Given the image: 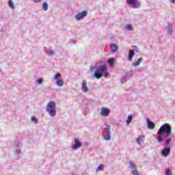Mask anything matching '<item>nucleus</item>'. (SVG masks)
<instances>
[{
	"label": "nucleus",
	"mask_w": 175,
	"mask_h": 175,
	"mask_svg": "<svg viewBox=\"0 0 175 175\" xmlns=\"http://www.w3.org/2000/svg\"><path fill=\"white\" fill-rule=\"evenodd\" d=\"M110 49L112 53H117L118 51V46L116 44H112L110 46Z\"/></svg>",
	"instance_id": "nucleus-14"
},
{
	"label": "nucleus",
	"mask_w": 175,
	"mask_h": 175,
	"mask_svg": "<svg viewBox=\"0 0 175 175\" xmlns=\"http://www.w3.org/2000/svg\"><path fill=\"white\" fill-rule=\"evenodd\" d=\"M46 111L49 113L51 117H55V116L57 114V109L55 108V103L54 101L48 103Z\"/></svg>",
	"instance_id": "nucleus-3"
},
{
	"label": "nucleus",
	"mask_w": 175,
	"mask_h": 175,
	"mask_svg": "<svg viewBox=\"0 0 175 175\" xmlns=\"http://www.w3.org/2000/svg\"><path fill=\"white\" fill-rule=\"evenodd\" d=\"M159 137H157L159 143H161L163 142V138H162V135H165L166 133L167 137H169L170 135H172V126L170 124L165 123L163 124L158 131Z\"/></svg>",
	"instance_id": "nucleus-1"
},
{
	"label": "nucleus",
	"mask_w": 175,
	"mask_h": 175,
	"mask_svg": "<svg viewBox=\"0 0 175 175\" xmlns=\"http://www.w3.org/2000/svg\"><path fill=\"white\" fill-rule=\"evenodd\" d=\"M170 154V148L165 147L161 150L163 157H167Z\"/></svg>",
	"instance_id": "nucleus-9"
},
{
	"label": "nucleus",
	"mask_w": 175,
	"mask_h": 175,
	"mask_svg": "<svg viewBox=\"0 0 175 175\" xmlns=\"http://www.w3.org/2000/svg\"><path fill=\"white\" fill-rule=\"evenodd\" d=\"M170 142H172V138H168L167 140H165V144L167 146L170 144Z\"/></svg>",
	"instance_id": "nucleus-32"
},
{
	"label": "nucleus",
	"mask_w": 175,
	"mask_h": 175,
	"mask_svg": "<svg viewBox=\"0 0 175 175\" xmlns=\"http://www.w3.org/2000/svg\"><path fill=\"white\" fill-rule=\"evenodd\" d=\"M121 83H126V77H123L121 79Z\"/></svg>",
	"instance_id": "nucleus-31"
},
{
	"label": "nucleus",
	"mask_w": 175,
	"mask_h": 175,
	"mask_svg": "<svg viewBox=\"0 0 175 175\" xmlns=\"http://www.w3.org/2000/svg\"><path fill=\"white\" fill-rule=\"evenodd\" d=\"M31 120L33 122H35V124H38V119H36V118H35V116H32Z\"/></svg>",
	"instance_id": "nucleus-27"
},
{
	"label": "nucleus",
	"mask_w": 175,
	"mask_h": 175,
	"mask_svg": "<svg viewBox=\"0 0 175 175\" xmlns=\"http://www.w3.org/2000/svg\"><path fill=\"white\" fill-rule=\"evenodd\" d=\"M143 61V57H139L135 63H133V66H139L140 64H142V62Z\"/></svg>",
	"instance_id": "nucleus-16"
},
{
	"label": "nucleus",
	"mask_w": 175,
	"mask_h": 175,
	"mask_svg": "<svg viewBox=\"0 0 175 175\" xmlns=\"http://www.w3.org/2000/svg\"><path fill=\"white\" fill-rule=\"evenodd\" d=\"M37 83L38 85L42 84L43 83V79L42 78H40L38 79Z\"/></svg>",
	"instance_id": "nucleus-29"
},
{
	"label": "nucleus",
	"mask_w": 175,
	"mask_h": 175,
	"mask_svg": "<svg viewBox=\"0 0 175 175\" xmlns=\"http://www.w3.org/2000/svg\"><path fill=\"white\" fill-rule=\"evenodd\" d=\"M107 76H109V72H104V77H107Z\"/></svg>",
	"instance_id": "nucleus-36"
},
{
	"label": "nucleus",
	"mask_w": 175,
	"mask_h": 175,
	"mask_svg": "<svg viewBox=\"0 0 175 175\" xmlns=\"http://www.w3.org/2000/svg\"><path fill=\"white\" fill-rule=\"evenodd\" d=\"M172 3H175V0H170Z\"/></svg>",
	"instance_id": "nucleus-37"
},
{
	"label": "nucleus",
	"mask_w": 175,
	"mask_h": 175,
	"mask_svg": "<svg viewBox=\"0 0 175 175\" xmlns=\"http://www.w3.org/2000/svg\"><path fill=\"white\" fill-rule=\"evenodd\" d=\"M132 48L134 49V51H136V53H139V49L137 46H133Z\"/></svg>",
	"instance_id": "nucleus-30"
},
{
	"label": "nucleus",
	"mask_w": 175,
	"mask_h": 175,
	"mask_svg": "<svg viewBox=\"0 0 175 175\" xmlns=\"http://www.w3.org/2000/svg\"><path fill=\"white\" fill-rule=\"evenodd\" d=\"M59 77H61V74L56 73L54 76V80H59Z\"/></svg>",
	"instance_id": "nucleus-26"
},
{
	"label": "nucleus",
	"mask_w": 175,
	"mask_h": 175,
	"mask_svg": "<svg viewBox=\"0 0 175 175\" xmlns=\"http://www.w3.org/2000/svg\"><path fill=\"white\" fill-rule=\"evenodd\" d=\"M132 120H133V118H132L131 115H129L127 117V119L126 120V122L127 125H129V124H131L132 122Z\"/></svg>",
	"instance_id": "nucleus-20"
},
{
	"label": "nucleus",
	"mask_w": 175,
	"mask_h": 175,
	"mask_svg": "<svg viewBox=\"0 0 175 175\" xmlns=\"http://www.w3.org/2000/svg\"><path fill=\"white\" fill-rule=\"evenodd\" d=\"M102 128L103 131H105V132H107V131H110V126L107 124H104V126Z\"/></svg>",
	"instance_id": "nucleus-21"
},
{
	"label": "nucleus",
	"mask_w": 175,
	"mask_h": 175,
	"mask_svg": "<svg viewBox=\"0 0 175 175\" xmlns=\"http://www.w3.org/2000/svg\"><path fill=\"white\" fill-rule=\"evenodd\" d=\"M83 144L80 142V139H75V144L72 146V149L74 150H77L78 148H80Z\"/></svg>",
	"instance_id": "nucleus-7"
},
{
	"label": "nucleus",
	"mask_w": 175,
	"mask_h": 175,
	"mask_svg": "<svg viewBox=\"0 0 175 175\" xmlns=\"http://www.w3.org/2000/svg\"><path fill=\"white\" fill-rule=\"evenodd\" d=\"M100 114L103 117H107V116H109V114H110V109L109 108L102 107Z\"/></svg>",
	"instance_id": "nucleus-8"
},
{
	"label": "nucleus",
	"mask_w": 175,
	"mask_h": 175,
	"mask_svg": "<svg viewBox=\"0 0 175 175\" xmlns=\"http://www.w3.org/2000/svg\"><path fill=\"white\" fill-rule=\"evenodd\" d=\"M49 55H54V51H49Z\"/></svg>",
	"instance_id": "nucleus-33"
},
{
	"label": "nucleus",
	"mask_w": 175,
	"mask_h": 175,
	"mask_svg": "<svg viewBox=\"0 0 175 175\" xmlns=\"http://www.w3.org/2000/svg\"><path fill=\"white\" fill-rule=\"evenodd\" d=\"M126 29H128V31H133V27H132V25H126Z\"/></svg>",
	"instance_id": "nucleus-23"
},
{
	"label": "nucleus",
	"mask_w": 175,
	"mask_h": 175,
	"mask_svg": "<svg viewBox=\"0 0 175 175\" xmlns=\"http://www.w3.org/2000/svg\"><path fill=\"white\" fill-rule=\"evenodd\" d=\"M72 175H75V174H72Z\"/></svg>",
	"instance_id": "nucleus-38"
},
{
	"label": "nucleus",
	"mask_w": 175,
	"mask_h": 175,
	"mask_svg": "<svg viewBox=\"0 0 175 175\" xmlns=\"http://www.w3.org/2000/svg\"><path fill=\"white\" fill-rule=\"evenodd\" d=\"M135 55V50L131 49L129 53V61H132L133 59V56Z\"/></svg>",
	"instance_id": "nucleus-13"
},
{
	"label": "nucleus",
	"mask_w": 175,
	"mask_h": 175,
	"mask_svg": "<svg viewBox=\"0 0 175 175\" xmlns=\"http://www.w3.org/2000/svg\"><path fill=\"white\" fill-rule=\"evenodd\" d=\"M81 88L83 92H88V87L87 86V81H82Z\"/></svg>",
	"instance_id": "nucleus-12"
},
{
	"label": "nucleus",
	"mask_w": 175,
	"mask_h": 175,
	"mask_svg": "<svg viewBox=\"0 0 175 175\" xmlns=\"http://www.w3.org/2000/svg\"><path fill=\"white\" fill-rule=\"evenodd\" d=\"M115 62H116V59H114L113 57H111L108 59V64L109 66H113Z\"/></svg>",
	"instance_id": "nucleus-17"
},
{
	"label": "nucleus",
	"mask_w": 175,
	"mask_h": 175,
	"mask_svg": "<svg viewBox=\"0 0 175 175\" xmlns=\"http://www.w3.org/2000/svg\"><path fill=\"white\" fill-rule=\"evenodd\" d=\"M36 3H39L42 2V0H33Z\"/></svg>",
	"instance_id": "nucleus-35"
},
{
	"label": "nucleus",
	"mask_w": 175,
	"mask_h": 175,
	"mask_svg": "<svg viewBox=\"0 0 175 175\" xmlns=\"http://www.w3.org/2000/svg\"><path fill=\"white\" fill-rule=\"evenodd\" d=\"M15 152H16V154H20V152H21V150L20 149H16L15 150Z\"/></svg>",
	"instance_id": "nucleus-34"
},
{
	"label": "nucleus",
	"mask_w": 175,
	"mask_h": 175,
	"mask_svg": "<svg viewBox=\"0 0 175 175\" xmlns=\"http://www.w3.org/2000/svg\"><path fill=\"white\" fill-rule=\"evenodd\" d=\"M95 69H96V70H95ZM90 70H91V72H94V70H95L94 77L97 80H99V79H100L102 77L103 73H105V72H106V70H107V67L106 66V65H101L98 68L92 66L90 68Z\"/></svg>",
	"instance_id": "nucleus-2"
},
{
	"label": "nucleus",
	"mask_w": 175,
	"mask_h": 175,
	"mask_svg": "<svg viewBox=\"0 0 175 175\" xmlns=\"http://www.w3.org/2000/svg\"><path fill=\"white\" fill-rule=\"evenodd\" d=\"M129 167L130 169H131V173L133 175H140V174H139V171L136 169V165H135L133 164V163H132V161H129Z\"/></svg>",
	"instance_id": "nucleus-5"
},
{
	"label": "nucleus",
	"mask_w": 175,
	"mask_h": 175,
	"mask_svg": "<svg viewBox=\"0 0 175 175\" xmlns=\"http://www.w3.org/2000/svg\"><path fill=\"white\" fill-rule=\"evenodd\" d=\"M127 4L131 5L133 9H138L141 6L140 2L136 0H127Z\"/></svg>",
	"instance_id": "nucleus-4"
},
{
	"label": "nucleus",
	"mask_w": 175,
	"mask_h": 175,
	"mask_svg": "<svg viewBox=\"0 0 175 175\" xmlns=\"http://www.w3.org/2000/svg\"><path fill=\"white\" fill-rule=\"evenodd\" d=\"M102 170H103V164H100L96 169V172H102Z\"/></svg>",
	"instance_id": "nucleus-25"
},
{
	"label": "nucleus",
	"mask_w": 175,
	"mask_h": 175,
	"mask_svg": "<svg viewBox=\"0 0 175 175\" xmlns=\"http://www.w3.org/2000/svg\"><path fill=\"white\" fill-rule=\"evenodd\" d=\"M56 84L58 87H62V85H64V81H62V79H57L56 81Z\"/></svg>",
	"instance_id": "nucleus-19"
},
{
	"label": "nucleus",
	"mask_w": 175,
	"mask_h": 175,
	"mask_svg": "<svg viewBox=\"0 0 175 175\" xmlns=\"http://www.w3.org/2000/svg\"><path fill=\"white\" fill-rule=\"evenodd\" d=\"M146 122L148 124V129H154L155 128V123H154V122L150 121V119L146 120Z\"/></svg>",
	"instance_id": "nucleus-11"
},
{
	"label": "nucleus",
	"mask_w": 175,
	"mask_h": 175,
	"mask_svg": "<svg viewBox=\"0 0 175 175\" xmlns=\"http://www.w3.org/2000/svg\"><path fill=\"white\" fill-rule=\"evenodd\" d=\"M167 33L170 36H172V33H173V24H172L171 22H169L167 23Z\"/></svg>",
	"instance_id": "nucleus-10"
},
{
	"label": "nucleus",
	"mask_w": 175,
	"mask_h": 175,
	"mask_svg": "<svg viewBox=\"0 0 175 175\" xmlns=\"http://www.w3.org/2000/svg\"><path fill=\"white\" fill-rule=\"evenodd\" d=\"M165 174L166 175H172V170H170V169H167L165 171Z\"/></svg>",
	"instance_id": "nucleus-28"
},
{
	"label": "nucleus",
	"mask_w": 175,
	"mask_h": 175,
	"mask_svg": "<svg viewBox=\"0 0 175 175\" xmlns=\"http://www.w3.org/2000/svg\"><path fill=\"white\" fill-rule=\"evenodd\" d=\"M143 139H144V136H139L137 139V144H139V146L142 145V142H143Z\"/></svg>",
	"instance_id": "nucleus-18"
},
{
	"label": "nucleus",
	"mask_w": 175,
	"mask_h": 175,
	"mask_svg": "<svg viewBox=\"0 0 175 175\" xmlns=\"http://www.w3.org/2000/svg\"><path fill=\"white\" fill-rule=\"evenodd\" d=\"M9 6L12 9H14V2L13 1H12V0H10L9 1Z\"/></svg>",
	"instance_id": "nucleus-22"
},
{
	"label": "nucleus",
	"mask_w": 175,
	"mask_h": 175,
	"mask_svg": "<svg viewBox=\"0 0 175 175\" xmlns=\"http://www.w3.org/2000/svg\"><path fill=\"white\" fill-rule=\"evenodd\" d=\"M87 14H88V12L83 11L82 12L78 13L77 15L75 16V17L77 21H80V20H83L84 17H86Z\"/></svg>",
	"instance_id": "nucleus-6"
},
{
	"label": "nucleus",
	"mask_w": 175,
	"mask_h": 175,
	"mask_svg": "<svg viewBox=\"0 0 175 175\" xmlns=\"http://www.w3.org/2000/svg\"><path fill=\"white\" fill-rule=\"evenodd\" d=\"M42 8L44 10H49V4L47 3H44L42 5Z\"/></svg>",
	"instance_id": "nucleus-24"
},
{
	"label": "nucleus",
	"mask_w": 175,
	"mask_h": 175,
	"mask_svg": "<svg viewBox=\"0 0 175 175\" xmlns=\"http://www.w3.org/2000/svg\"><path fill=\"white\" fill-rule=\"evenodd\" d=\"M111 133L110 132V131H107V135H105L104 136L105 140H107V141L110 140V139H111Z\"/></svg>",
	"instance_id": "nucleus-15"
}]
</instances>
